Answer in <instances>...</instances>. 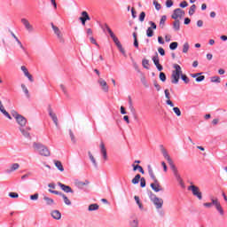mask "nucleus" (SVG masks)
I'll use <instances>...</instances> for the list:
<instances>
[{"label": "nucleus", "mask_w": 227, "mask_h": 227, "mask_svg": "<svg viewBox=\"0 0 227 227\" xmlns=\"http://www.w3.org/2000/svg\"><path fill=\"white\" fill-rule=\"evenodd\" d=\"M173 111L177 116H182V111H180V108H178L177 106L174 107Z\"/></svg>", "instance_id": "nucleus-42"}, {"label": "nucleus", "mask_w": 227, "mask_h": 227, "mask_svg": "<svg viewBox=\"0 0 227 227\" xmlns=\"http://www.w3.org/2000/svg\"><path fill=\"white\" fill-rule=\"evenodd\" d=\"M211 82H221V78L219 76L211 77Z\"/></svg>", "instance_id": "nucleus-44"}, {"label": "nucleus", "mask_w": 227, "mask_h": 227, "mask_svg": "<svg viewBox=\"0 0 227 227\" xmlns=\"http://www.w3.org/2000/svg\"><path fill=\"white\" fill-rule=\"evenodd\" d=\"M153 61L155 67L158 68L159 72H162L163 67H162V65H160V63L158 53H156V55L153 57Z\"/></svg>", "instance_id": "nucleus-15"}, {"label": "nucleus", "mask_w": 227, "mask_h": 227, "mask_svg": "<svg viewBox=\"0 0 227 227\" xmlns=\"http://www.w3.org/2000/svg\"><path fill=\"white\" fill-rule=\"evenodd\" d=\"M89 157H90V160H91L92 164L94 166H97V160H95V157L93 156V154H91V153H89Z\"/></svg>", "instance_id": "nucleus-43"}, {"label": "nucleus", "mask_w": 227, "mask_h": 227, "mask_svg": "<svg viewBox=\"0 0 227 227\" xmlns=\"http://www.w3.org/2000/svg\"><path fill=\"white\" fill-rule=\"evenodd\" d=\"M183 52L184 54H187V52H189V43H184V44L183 45Z\"/></svg>", "instance_id": "nucleus-38"}, {"label": "nucleus", "mask_w": 227, "mask_h": 227, "mask_svg": "<svg viewBox=\"0 0 227 227\" xmlns=\"http://www.w3.org/2000/svg\"><path fill=\"white\" fill-rule=\"evenodd\" d=\"M141 82L145 86V88H149L150 85L148 84V82L146 81V77L142 76Z\"/></svg>", "instance_id": "nucleus-36"}, {"label": "nucleus", "mask_w": 227, "mask_h": 227, "mask_svg": "<svg viewBox=\"0 0 227 227\" xmlns=\"http://www.w3.org/2000/svg\"><path fill=\"white\" fill-rule=\"evenodd\" d=\"M165 98H167L166 104L170 106V107H175V104L171 101V94H169V90L168 89L165 90Z\"/></svg>", "instance_id": "nucleus-16"}, {"label": "nucleus", "mask_w": 227, "mask_h": 227, "mask_svg": "<svg viewBox=\"0 0 227 227\" xmlns=\"http://www.w3.org/2000/svg\"><path fill=\"white\" fill-rule=\"evenodd\" d=\"M90 40L91 43H93V44L96 45L97 47H99L98 43H97V40H95V39L93 38V36H91V37L90 38Z\"/></svg>", "instance_id": "nucleus-57"}, {"label": "nucleus", "mask_w": 227, "mask_h": 227, "mask_svg": "<svg viewBox=\"0 0 227 227\" xmlns=\"http://www.w3.org/2000/svg\"><path fill=\"white\" fill-rule=\"evenodd\" d=\"M54 164L56 168L59 169V171H65V168H63V164L59 160H54Z\"/></svg>", "instance_id": "nucleus-26"}, {"label": "nucleus", "mask_w": 227, "mask_h": 227, "mask_svg": "<svg viewBox=\"0 0 227 227\" xmlns=\"http://www.w3.org/2000/svg\"><path fill=\"white\" fill-rule=\"evenodd\" d=\"M33 147L43 157H51V151L47 146L43 145V144L34 143Z\"/></svg>", "instance_id": "nucleus-4"}, {"label": "nucleus", "mask_w": 227, "mask_h": 227, "mask_svg": "<svg viewBox=\"0 0 227 227\" xmlns=\"http://www.w3.org/2000/svg\"><path fill=\"white\" fill-rule=\"evenodd\" d=\"M140 186L146 187V179L145 177H140Z\"/></svg>", "instance_id": "nucleus-45"}, {"label": "nucleus", "mask_w": 227, "mask_h": 227, "mask_svg": "<svg viewBox=\"0 0 227 227\" xmlns=\"http://www.w3.org/2000/svg\"><path fill=\"white\" fill-rule=\"evenodd\" d=\"M98 84L101 86L102 88V90L105 92V93H108L109 92V85H107V82H106V80L100 78L98 81Z\"/></svg>", "instance_id": "nucleus-12"}, {"label": "nucleus", "mask_w": 227, "mask_h": 227, "mask_svg": "<svg viewBox=\"0 0 227 227\" xmlns=\"http://www.w3.org/2000/svg\"><path fill=\"white\" fill-rule=\"evenodd\" d=\"M20 132L23 134V136H25V137H29V133L25 129H20Z\"/></svg>", "instance_id": "nucleus-60"}, {"label": "nucleus", "mask_w": 227, "mask_h": 227, "mask_svg": "<svg viewBox=\"0 0 227 227\" xmlns=\"http://www.w3.org/2000/svg\"><path fill=\"white\" fill-rule=\"evenodd\" d=\"M90 184L89 181H85V182H78L77 185L78 187H84V185H88Z\"/></svg>", "instance_id": "nucleus-49"}, {"label": "nucleus", "mask_w": 227, "mask_h": 227, "mask_svg": "<svg viewBox=\"0 0 227 227\" xmlns=\"http://www.w3.org/2000/svg\"><path fill=\"white\" fill-rule=\"evenodd\" d=\"M134 200H135L136 203L138 205L140 210H143V203H141V200H139V197L135 196Z\"/></svg>", "instance_id": "nucleus-34"}, {"label": "nucleus", "mask_w": 227, "mask_h": 227, "mask_svg": "<svg viewBox=\"0 0 227 227\" xmlns=\"http://www.w3.org/2000/svg\"><path fill=\"white\" fill-rule=\"evenodd\" d=\"M49 192H51V194H56L57 196H61L64 200V202L70 206L72 205V201H70V200L68 199V197H67V195L63 194L62 192H59L58 191H54V190H49Z\"/></svg>", "instance_id": "nucleus-9"}, {"label": "nucleus", "mask_w": 227, "mask_h": 227, "mask_svg": "<svg viewBox=\"0 0 227 227\" xmlns=\"http://www.w3.org/2000/svg\"><path fill=\"white\" fill-rule=\"evenodd\" d=\"M51 27H52L54 34L56 35L59 42L60 43H65V37H63V34L61 33V30H59V27L54 26L53 23H51Z\"/></svg>", "instance_id": "nucleus-6"}, {"label": "nucleus", "mask_w": 227, "mask_h": 227, "mask_svg": "<svg viewBox=\"0 0 227 227\" xmlns=\"http://www.w3.org/2000/svg\"><path fill=\"white\" fill-rule=\"evenodd\" d=\"M211 204L215 207V208L219 212L220 215H224V210L223 209V207L221 206L219 200L212 198Z\"/></svg>", "instance_id": "nucleus-8"}, {"label": "nucleus", "mask_w": 227, "mask_h": 227, "mask_svg": "<svg viewBox=\"0 0 227 227\" xmlns=\"http://www.w3.org/2000/svg\"><path fill=\"white\" fill-rule=\"evenodd\" d=\"M145 17H146V13H145V12H142L139 15L140 22H145Z\"/></svg>", "instance_id": "nucleus-47"}, {"label": "nucleus", "mask_w": 227, "mask_h": 227, "mask_svg": "<svg viewBox=\"0 0 227 227\" xmlns=\"http://www.w3.org/2000/svg\"><path fill=\"white\" fill-rule=\"evenodd\" d=\"M17 123L20 125V127H26V123H27V120L24 118V116L20 115L16 118Z\"/></svg>", "instance_id": "nucleus-20"}, {"label": "nucleus", "mask_w": 227, "mask_h": 227, "mask_svg": "<svg viewBox=\"0 0 227 227\" xmlns=\"http://www.w3.org/2000/svg\"><path fill=\"white\" fill-rule=\"evenodd\" d=\"M201 75V73H197V74H191V77L193 79H198V76Z\"/></svg>", "instance_id": "nucleus-59"}, {"label": "nucleus", "mask_w": 227, "mask_h": 227, "mask_svg": "<svg viewBox=\"0 0 227 227\" xmlns=\"http://www.w3.org/2000/svg\"><path fill=\"white\" fill-rule=\"evenodd\" d=\"M166 20H167V17L165 15H163L160 20V27H161V29H164Z\"/></svg>", "instance_id": "nucleus-31"}, {"label": "nucleus", "mask_w": 227, "mask_h": 227, "mask_svg": "<svg viewBox=\"0 0 227 227\" xmlns=\"http://www.w3.org/2000/svg\"><path fill=\"white\" fill-rule=\"evenodd\" d=\"M99 147H100L104 160H107V149H106V145L102 141L100 143Z\"/></svg>", "instance_id": "nucleus-18"}, {"label": "nucleus", "mask_w": 227, "mask_h": 227, "mask_svg": "<svg viewBox=\"0 0 227 227\" xmlns=\"http://www.w3.org/2000/svg\"><path fill=\"white\" fill-rule=\"evenodd\" d=\"M44 201H46V205H54V200L47 197L46 195L43 196Z\"/></svg>", "instance_id": "nucleus-30"}, {"label": "nucleus", "mask_w": 227, "mask_h": 227, "mask_svg": "<svg viewBox=\"0 0 227 227\" xmlns=\"http://www.w3.org/2000/svg\"><path fill=\"white\" fill-rule=\"evenodd\" d=\"M185 17V12L180 8L174 10V12L171 16L174 20H178V19H184Z\"/></svg>", "instance_id": "nucleus-7"}, {"label": "nucleus", "mask_w": 227, "mask_h": 227, "mask_svg": "<svg viewBox=\"0 0 227 227\" xmlns=\"http://www.w3.org/2000/svg\"><path fill=\"white\" fill-rule=\"evenodd\" d=\"M150 26L147 30H146V35L149 38H152V36H153V29H157V25L155 24V22L153 21H150L149 22Z\"/></svg>", "instance_id": "nucleus-11"}, {"label": "nucleus", "mask_w": 227, "mask_h": 227, "mask_svg": "<svg viewBox=\"0 0 227 227\" xmlns=\"http://www.w3.org/2000/svg\"><path fill=\"white\" fill-rule=\"evenodd\" d=\"M0 111L1 113H3L6 118H8L9 120H12V116L10 115V114L4 109V106H3V101L0 100Z\"/></svg>", "instance_id": "nucleus-23"}, {"label": "nucleus", "mask_w": 227, "mask_h": 227, "mask_svg": "<svg viewBox=\"0 0 227 227\" xmlns=\"http://www.w3.org/2000/svg\"><path fill=\"white\" fill-rule=\"evenodd\" d=\"M196 12V4H192L189 10V15H194Z\"/></svg>", "instance_id": "nucleus-37"}, {"label": "nucleus", "mask_w": 227, "mask_h": 227, "mask_svg": "<svg viewBox=\"0 0 227 227\" xmlns=\"http://www.w3.org/2000/svg\"><path fill=\"white\" fill-rule=\"evenodd\" d=\"M153 4L155 6L156 10H160V8H161L160 4H159V2H157V0H153Z\"/></svg>", "instance_id": "nucleus-48"}, {"label": "nucleus", "mask_w": 227, "mask_h": 227, "mask_svg": "<svg viewBox=\"0 0 227 227\" xmlns=\"http://www.w3.org/2000/svg\"><path fill=\"white\" fill-rule=\"evenodd\" d=\"M51 217H53V219H57V220L61 219V212H59V210L51 211Z\"/></svg>", "instance_id": "nucleus-24"}, {"label": "nucleus", "mask_w": 227, "mask_h": 227, "mask_svg": "<svg viewBox=\"0 0 227 227\" xmlns=\"http://www.w3.org/2000/svg\"><path fill=\"white\" fill-rule=\"evenodd\" d=\"M202 81H205V75H199L197 78H196V82H201Z\"/></svg>", "instance_id": "nucleus-50"}, {"label": "nucleus", "mask_w": 227, "mask_h": 227, "mask_svg": "<svg viewBox=\"0 0 227 227\" xmlns=\"http://www.w3.org/2000/svg\"><path fill=\"white\" fill-rule=\"evenodd\" d=\"M160 80L162 82H166V74L160 72Z\"/></svg>", "instance_id": "nucleus-46"}, {"label": "nucleus", "mask_w": 227, "mask_h": 227, "mask_svg": "<svg viewBox=\"0 0 227 227\" xmlns=\"http://www.w3.org/2000/svg\"><path fill=\"white\" fill-rule=\"evenodd\" d=\"M9 196H10V198H19V193H17V192H10Z\"/></svg>", "instance_id": "nucleus-58"}, {"label": "nucleus", "mask_w": 227, "mask_h": 227, "mask_svg": "<svg viewBox=\"0 0 227 227\" xmlns=\"http://www.w3.org/2000/svg\"><path fill=\"white\" fill-rule=\"evenodd\" d=\"M139 224V222L137 220H133L131 223H130V226L131 227H137Z\"/></svg>", "instance_id": "nucleus-51"}, {"label": "nucleus", "mask_w": 227, "mask_h": 227, "mask_svg": "<svg viewBox=\"0 0 227 227\" xmlns=\"http://www.w3.org/2000/svg\"><path fill=\"white\" fill-rule=\"evenodd\" d=\"M158 42H159V43H160L161 45H164V39L162 38V36H159V37H158Z\"/></svg>", "instance_id": "nucleus-62"}, {"label": "nucleus", "mask_w": 227, "mask_h": 227, "mask_svg": "<svg viewBox=\"0 0 227 227\" xmlns=\"http://www.w3.org/2000/svg\"><path fill=\"white\" fill-rule=\"evenodd\" d=\"M174 70H172V74L170 76L172 84H178L180 82V77L184 74V72L182 71V67L178 64L173 65Z\"/></svg>", "instance_id": "nucleus-3"}, {"label": "nucleus", "mask_w": 227, "mask_h": 227, "mask_svg": "<svg viewBox=\"0 0 227 227\" xmlns=\"http://www.w3.org/2000/svg\"><path fill=\"white\" fill-rule=\"evenodd\" d=\"M142 66L144 67V68H146V70H149L150 69V61L146 59H144L142 60Z\"/></svg>", "instance_id": "nucleus-29"}, {"label": "nucleus", "mask_w": 227, "mask_h": 227, "mask_svg": "<svg viewBox=\"0 0 227 227\" xmlns=\"http://www.w3.org/2000/svg\"><path fill=\"white\" fill-rule=\"evenodd\" d=\"M173 27L176 31H180V20H176L173 23Z\"/></svg>", "instance_id": "nucleus-32"}, {"label": "nucleus", "mask_w": 227, "mask_h": 227, "mask_svg": "<svg viewBox=\"0 0 227 227\" xmlns=\"http://www.w3.org/2000/svg\"><path fill=\"white\" fill-rule=\"evenodd\" d=\"M21 88L27 98H29V90H27V87H26L25 84H21Z\"/></svg>", "instance_id": "nucleus-39"}, {"label": "nucleus", "mask_w": 227, "mask_h": 227, "mask_svg": "<svg viewBox=\"0 0 227 227\" xmlns=\"http://www.w3.org/2000/svg\"><path fill=\"white\" fill-rule=\"evenodd\" d=\"M69 136L73 143H75V136L74 135V132L72 130H69Z\"/></svg>", "instance_id": "nucleus-53"}, {"label": "nucleus", "mask_w": 227, "mask_h": 227, "mask_svg": "<svg viewBox=\"0 0 227 227\" xmlns=\"http://www.w3.org/2000/svg\"><path fill=\"white\" fill-rule=\"evenodd\" d=\"M153 203L155 205L156 208H162V205H164V200L159 198V197H154L153 199Z\"/></svg>", "instance_id": "nucleus-13"}, {"label": "nucleus", "mask_w": 227, "mask_h": 227, "mask_svg": "<svg viewBox=\"0 0 227 227\" xmlns=\"http://www.w3.org/2000/svg\"><path fill=\"white\" fill-rule=\"evenodd\" d=\"M99 207H100V206H98V204H90L89 206L88 210H89V212H93L95 210H98Z\"/></svg>", "instance_id": "nucleus-27"}, {"label": "nucleus", "mask_w": 227, "mask_h": 227, "mask_svg": "<svg viewBox=\"0 0 227 227\" xmlns=\"http://www.w3.org/2000/svg\"><path fill=\"white\" fill-rule=\"evenodd\" d=\"M58 185L64 192H74V190L70 186L63 184V183H58Z\"/></svg>", "instance_id": "nucleus-22"}, {"label": "nucleus", "mask_w": 227, "mask_h": 227, "mask_svg": "<svg viewBox=\"0 0 227 227\" xmlns=\"http://www.w3.org/2000/svg\"><path fill=\"white\" fill-rule=\"evenodd\" d=\"M177 47H178V43L176 42H173L169 44V49L171 51H175L176 49H177Z\"/></svg>", "instance_id": "nucleus-40"}, {"label": "nucleus", "mask_w": 227, "mask_h": 227, "mask_svg": "<svg viewBox=\"0 0 227 227\" xmlns=\"http://www.w3.org/2000/svg\"><path fill=\"white\" fill-rule=\"evenodd\" d=\"M21 23L23 24V26H25L27 31H33V25H31V23H29V20H26V19H21Z\"/></svg>", "instance_id": "nucleus-17"}, {"label": "nucleus", "mask_w": 227, "mask_h": 227, "mask_svg": "<svg viewBox=\"0 0 227 227\" xmlns=\"http://www.w3.org/2000/svg\"><path fill=\"white\" fill-rule=\"evenodd\" d=\"M49 115L51 116L52 121L56 125V127H59V123L58 122V115L52 112V109L49 110Z\"/></svg>", "instance_id": "nucleus-21"}, {"label": "nucleus", "mask_w": 227, "mask_h": 227, "mask_svg": "<svg viewBox=\"0 0 227 227\" xmlns=\"http://www.w3.org/2000/svg\"><path fill=\"white\" fill-rule=\"evenodd\" d=\"M38 197H39V194L35 193L30 196V200H32V201H36V200H38Z\"/></svg>", "instance_id": "nucleus-52"}, {"label": "nucleus", "mask_w": 227, "mask_h": 227, "mask_svg": "<svg viewBox=\"0 0 227 227\" xmlns=\"http://www.w3.org/2000/svg\"><path fill=\"white\" fill-rule=\"evenodd\" d=\"M81 17L79 18V20L82 22L83 26H86L87 20H91V18H90V14H88V12L83 11L81 12Z\"/></svg>", "instance_id": "nucleus-10"}, {"label": "nucleus", "mask_w": 227, "mask_h": 227, "mask_svg": "<svg viewBox=\"0 0 227 227\" xmlns=\"http://www.w3.org/2000/svg\"><path fill=\"white\" fill-rule=\"evenodd\" d=\"M162 153H163L164 159H166V160L168 162V165L170 167V169L172 170L174 176L176 178L178 182H180V180H182V177L180 176V173H178V168L175 165V162H173L171 156H169L166 149L162 150Z\"/></svg>", "instance_id": "nucleus-1"}, {"label": "nucleus", "mask_w": 227, "mask_h": 227, "mask_svg": "<svg viewBox=\"0 0 227 227\" xmlns=\"http://www.w3.org/2000/svg\"><path fill=\"white\" fill-rule=\"evenodd\" d=\"M154 87L156 88L157 91H160V85L157 82H154Z\"/></svg>", "instance_id": "nucleus-61"}, {"label": "nucleus", "mask_w": 227, "mask_h": 227, "mask_svg": "<svg viewBox=\"0 0 227 227\" xmlns=\"http://www.w3.org/2000/svg\"><path fill=\"white\" fill-rule=\"evenodd\" d=\"M198 27H203V20H200L197 21Z\"/></svg>", "instance_id": "nucleus-63"}, {"label": "nucleus", "mask_w": 227, "mask_h": 227, "mask_svg": "<svg viewBox=\"0 0 227 227\" xmlns=\"http://www.w3.org/2000/svg\"><path fill=\"white\" fill-rule=\"evenodd\" d=\"M21 71L23 72L25 77H27L30 82H35V80L33 79V75L29 74V71L27 70V67H26V66H21Z\"/></svg>", "instance_id": "nucleus-14"}, {"label": "nucleus", "mask_w": 227, "mask_h": 227, "mask_svg": "<svg viewBox=\"0 0 227 227\" xmlns=\"http://www.w3.org/2000/svg\"><path fill=\"white\" fill-rule=\"evenodd\" d=\"M166 6H167V8H171V6H173V1L172 0H167Z\"/></svg>", "instance_id": "nucleus-55"}, {"label": "nucleus", "mask_w": 227, "mask_h": 227, "mask_svg": "<svg viewBox=\"0 0 227 227\" xmlns=\"http://www.w3.org/2000/svg\"><path fill=\"white\" fill-rule=\"evenodd\" d=\"M141 180V175L137 174L135 176V177L132 179V184L136 185V184H139V181Z\"/></svg>", "instance_id": "nucleus-33"}, {"label": "nucleus", "mask_w": 227, "mask_h": 227, "mask_svg": "<svg viewBox=\"0 0 227 227\" xmlns=\"http://www.w3.org/2000/svg\"><path fill=\"white\" fill-rule=\"evenodd\" d=\"M106 31L109 33L112 40H114V38H116V35H114L113 30H111V27H109V26H106Z\"/></svg>", "instance_id": "nucleus-35"}, {"label": "nucleus", "mask_w": 227, "mask_h": 227, "mask_svg": "<svg viewBox=\"0 0 227 227\" xmlns=\"http://www.w3.org/2000/svg\"><path fill=\"white\" fill-rule=\"evenodd\" d=\"M113 41L114 42L115 45H117L120 52H121V54L125 56V49H123V46H121V43H120V40H118V37L114 38Z\"/></svg>", "instance_id": "nucleus-19"}, {"label": "nucleus", "mask_w": 227, "mask_h": 227, "mask_svg": "<svg viewBox=\"0 0 227 227\" xmlns=\"http://www.w3.org/2000/svg\"><path fill=\"white\" fill-rule=\"evenodd\" d=\"M187 6H189V4H187V1H183V2L180 4V7H181V8H187Z\"/></svg>", "instance_id": "nucleus-56"}, {"label": "nucleus", "mask_w": 227, "mask_h": 227, "mask_svg": "<svg viewBox=\"0 0 227 227\" xmlns=\"http://www.w3.org/2000/svg\"><path fill=\"white\" fill-rule=\"evenodd\" d=\"M20 168V165L19 163H13L11 165L10 168L7 170V173H13V171H17Z\"/></svg>", "instance_id": "nucleus-25"}, {"label": "nucleus", "mask_w": 227, "mask_h": 227, "mask_svg": "<svg viewBox=\"0 0 227 227\" xmlns=\"http://www.w3.org/2000/svg\"><path fill=\"white\" fill-rule=\"evenodd\" d=\"M148 173L153 182V184H150L153 191H154V192H160V191H164V188H162V185H160V183H159L157 176H155L153 168H152V166L150 165L148 166Z\"/></svg>", "instance_id": "nucleus-2"}, {"label": "nucleus", "mask_w": 227, "mask_h": 227, "mask_svg": "<svg viewBox=\"0 0 227 227\" xmlns=\"http://www.w3.org/2000/svg\"><path fill=\"white\" fill-rule=\"evenodd\" d=\"M158 52L160 54V56H166V51H164V48H159Z\"/></svg>", "instance_id": "nucleus-54"}, {"label": "nucleus", "mask_w": 227, "mask_h": 227, "mask_svg": "<svg viewBox=\"0 0 227 227\" xmlns=\"http://www.w3.org/2000/svg\"><path fill=\"white\" fill-rule=\"evenodd\" d=\"M12 116H13V118H15V120H16V118L18 117V116H20V114H19L17 112H15V111H12Z\"/></svg>", "instance_id": "nucleus-64"}, {"label": "nucleus", "mask_w": 227, "mask_h": 227, "mask_svg": "<svg viewBox=\"0 0 227 227\" xmlns=\"http://www.w3.org/2000/svg\"><path fill=\"white\" fill-rule=\"evenodd\" d=\"M133 171H137V169L142 173V175H145V169H143V167L140 165H135L133 164Z\"/></svg>", "instance_id": "nucleus-28"}, {"label": "nucleus", "mask_w": 227, "mask_h": 227, "mask_svg": "<svg viewBox=\"0 0 227 227\" xmlns=\"http://www.w3.org/2000/svg\"><path fill=\"white\" fill-rule=\"evenodd\" d=\"M181 79H182V81H184V82L185 83V84H189V82H190V79H189V77H187L185 74H182L181 75Z\"/></svg>", "instance_id": "nucleus-41"}, {"label": "nucleus", "mask_w": 227, "mask_h": 227, "mask_svg": "<svg viewBox=\"0 0 227 227\" xmlns=\"http://www.w3.org/2000/svg\"><path fill=\"white\" fill-rule=\"evenodd\" d=\"M188 191H191L193 194V196H196L198 198V200H203V195L201 193V192L200 191V187L192 184L190 186H188Z\"/></svg>", "instance_id": "nucleus-5"}]
</instances>
